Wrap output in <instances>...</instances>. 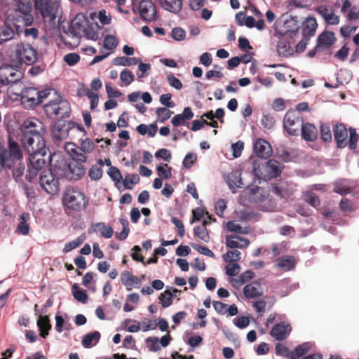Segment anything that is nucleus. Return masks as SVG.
<instances>
[{
  "label": "nucleus",
  "instance_id": "nucleus-59",
  "mask_svg": "<svg viewBox=\"0 0 359 359\" xmlns=\"http://www.w3.org/2000/svg\"><path fill=\"white\" fill-rule=\"evenodd\" d=\"M120 79L126 85H129L134 81V75L132 72L126 69L121 72Z\"/></svg>",
  "mask_w": 359,
  "mask_h": 359
},
{
  "label": "nucleus",
  "instance_id": "nucleus-3",
  "mask_svg": "<svg viewBox=\"0 0 359 359\" xmlns=\"http://www.w3.org/2000/svg\"><path fill=\"white\" fill-rule=\"evenodd\" d=\"M22 158L20 144L9 133L8 147L0 142V169L12 170L13 178L18 180L23 175L25 169Z\"/></svg>",
  "mask_w": 359,
  "mask_h": 359
},
{
  "label": "nucleus",
  "instance_id": "nucleus-27",
  "mask_svg": "<svg viewBox=\"0 0 359 359\" xmlns=\"http://www.w3.org/2000/svg\"><path fill=\"white\" fill-rule=\"evenodd\" d=\"M121 281L126 287L127 290H130L134 285H139L140 283V280L128 271H125L121 273Z\"/></svg>",
  "mask_w": 359,
  "mask_h": 359
},
{
  "label": "nucleus",
  "instance_id": "nucleus-36",
  "mask_svg": "<svg viewBox=\"0 0 359 359\" xmlns=\"http://www.w3.org/2000/svg\"><path fill=\"white\" fill-rule=\"evenodd\" d=\"M58 114L56 115L58 118L69 117L71 111L69 104L65 100H59V105L57 107Z\"/></svg>",
  "mask_w": 359,
  "mask_h": 359
},
{
  "label": "nucleus",
  "instance_id": "nucleus-20",
  "mask_svg": "<svg viewBox=\"0 0 359 359\" xmlns=\"http://www.w3.org/2000/svg\"><path fill=\"white\" fill-rule=\"evenodd\" d=\"M292 39L290 36L279 34V41L277 45V51L279 55L289 57L293 54V49L291 46Z\"/></svg>",
  "mask_w": 359,
  "mask_h": 359
},
{
  "label": "nucleus",
  "instance_id": "nucleus-22",
  "mask_svg": "<svg viewBox=\"0 0 359 359\" xmlns=\"http://www.w3.org/2000/svg\"><path fill=\"white\" fill-rule=\"evenodd\" d=\"M299 28L298 21L294 18L290 17L284 21L283 30L279 34L290 36L292 40L297 35Z\"/></svg>",
  "mask_w": 359,
  "mask_h": 359
},
{
  "label": "nucleus",
  "instance_id": "nucleus-28",
  "mask_svg": "<svg viewBox=\"0 0 359 359\" xmlns=\"http://www.w3.org/2000/svg\"><path fill=\"white\" fill-rule=\"evenodd\" d=\"M37 326L40 331V336L46 338L48 335L49 330L51 329L48 316L40 315L37 320Z\"/></svg>",
  "mask_w": 359,
  "mask_h": 359
},
{
  "label": "nucleus",
  "instance_id": "nucleus-19",
  "mask_svg": "<svg viewBox=\"0 0 359 359\" xmlns=\"http://www.w3.org/2000/svg\"><path fill=\"white\" fill-rule=\"evenodd\" d=\"M254 153L259 158H267L272 154L270 144L263 139H257L254 143Z\"/></svg>",
  "mask_w": 359,
  "mask_h": 359
},
{
  "label": "nucleus",
  "instance_id": "nucleus-40",
  "mask_svg": "<svg viewBox=\"0 0 359 359\" xmlns=\"http://www.w3.org/2000/svg\"><path fill=\"white\" fill-rule=\"evenodd\" d=\"M226 229L229 231L234 232L236 233L245 234L248 233L247 228L242 227L239 224L235 221H229L226 224Z\"/></svg>",
  "mask_w": 359,
  "mask_h": 359
},
{
  "label": "nucleus",
  "instance_id": "nucleus-51",
  "mask_svg": "<svg viewBox=\"0 0 359 359\" xmlns=\"http://www.w3.org/2000/svg\"><path fill=\"white\" fill-rule=\"evenodd\" d=\"M158 175L164 179H169L172 176L171 168L168 167V164H164L163 166L159 165L156 168Z\"/></svg>",
  "mask_w": 359,
  "mask_h": 359
},
{
  "label": "nucleus",
  "instance_id": "nucleus-1",
  "mask_svg": "<svg viewBox=\"0 0 359 359\" xmlns=\"http://www.w3.org/2000/svg\"><path fill=\"white\" fill-rule=\"evenodd\" d=\"M32 0H18L13 14H8L4 26L0 27V44L19 34L23 27L33 23Z\"/></svg>",
  "mask_w": 359,
  "mask_h": 359
},
{
  "label": "nucleus",
  "instance_id": "nucleus-23",
  "mask_svg": "<svg viewBox=\"0 0 359 359\" xmlns=\"http://www.w3.org/2000/svg\"><path fill=\"white\" fill-rule=\"evenodd\" d=\"M250 244L248 238H242L236 235L226 236V245L229 248H245Z\"/></svg>",
  "mask_w": 359,
  "mask_h": 359
},
{
  "label": "nucleus",
  "instance_id": "nucleus-41",
  "mask_svg": "<svg viewBox=\"0 0 359 359\" xmlns=\"http://www.w3.org/2000/svg\"><path fill=\"white\" fill-rule=\"evenodd\" d=\"M194 236L205 243L210 241V236L205 226H196L194 229Z\"/></svg>",
  "mask_w": 359,
  "mask_h": 359
},
{
  "label": "nucleus",
  "instance_id": "nucleus-13",
  "mask_svg": "<svg viewBox=\"0 0 359 359\" xmlns=\"http://www.w3.org/2000/svg\"><path fill=\"white\" fill-rule=\"evenodd\" d=\"M13 65H6L0 67V81L4 85L16 83L20 81L23 74Z\"/></svg>",
  "mask_w": 359,
  "mask_h": 359
},
{
  "label": "nucleus",
  "instance_id": "nucleus-7",
  "mask_svg": "<svg viewBox=\"0 0 359 359\" xmlns=\"http://www.w3.org/2000/svg\"><path fill=\"white\" fill-rule=\"evenodd\" d=\"M37 51L30 44L20 43L15 46L10 57L12 63L19 67L22 64L33 65L37 61Z\"/></svg>",
  "mask_w": 359,
  "mask_h": 359
},
{
  "label": "nucleus",
  "instance_id": "nucleus-61",
  "mask_svg": "<svg viewBox=\"0 0 359 359\" xmlns=\"http://www.w3.org/2000/svg\"><path fill=\"white\" fill-rule=\"evenodd\" d=\"M107 173L114 182H119L122 180L121 172L116 167L110 166Z\"/></svg>",
  "mask_w": 359,
  "mask_h": 359
},
{
  "label": "nucleus",
  "instance_id": "nucleus-54",
  "mask_svg": "<svg viewBox=\"0 0 359 359\" xmlns=\"http://www.w3.org/2000/svg\"><path fill=\"white\" fill-rule=\"evenodd\" d=\"M79 148L83 153L90 154L94 150L95 144L90 139L86 138L82 141Z\"/></svg>",
  "mask_w": 359,
  "mask_h": 359
},
{
  "label": "nucleus",
  "instance_id": "nucleus-52",
  "mask_svg": "<svg viewBox=\"0 0 359 359\" xmlns=\"http://www.w3.org/2000/svg\"><path fill=\"white\" fill-rule=\"evenodd\" d=\"M147 346L151 351H158L161 349L159 339L156 337H149L147 339Z\"/></svg>",
  "mask_w": 359,
  "mask_h": 359
},
{
  "label": "nucleus",
  "instance_id": "nucleus-44",
  "mask_svg": "<svg viewBox=\"0 0 359 359\" xmlns=\"http://www.w3.org/2000/svg\"><path fill=\"white\" fill-rule=\"evenodd\" d=\"M96 226L99 228V231L102 237L109 238L114 233L113 229L110 226L106 225L104 222L96 224Z\"/></svg>",
  "mask_w": 359,
  "mask_h": 359
},
{
  "label": "nucleus",
  "instance_id": "nucleus-11",
  "mask_svg": "<svg viewBox=\"0 0 359 359\" xmlns=\"http://www.w3.org/2000/svg\"><path fill=\"white\" fill-rule=\"evenodd\" d=\"M303 122V117L299 112L288 111L283 118V128L290 135L297 136Z\"/></svg>",
  "mask_w": 359,
  "mask_h": 359
},
{
  "label": "nucleus",
  "instance_id": "nucleus-45",
  "mask_svg": "<svg viewBox=\"0 0 359 359\" xmlns=\"http://www.w3.org/2000/svg\"><path fill=\"white\" fill-rule=\"evenodd\" d=\"M241 252L237 250H229L223 255V259L226 262H235L241 259Z\"/></svg>",
  "mask_w": 359,
  "mask_h": 359
},
{
  "label": "nucleus",
  "instance_id": "nucleus-9",
  "mask_svg": "<svg viewBox=\"0 0 359 359\" xmlns=\"http://www.w3.org/2000/svg\"><path fill=\"white\" fill-rule=\"evenodd\" d=\"M35 11L37 16H41L44 22L50 26L55 25V20L60 5L53 0H34Z\"/></svg>",
  "mask_w": 359,
  "mask_h": 359
},
{
  "label": "nucleus",
  "instance_id": "nucleus-17",
  "mask_svg": "<svg viewBox=\"0 0 359 359\" xmlns=\"http://www.w3.org/2000/svg\"><path fill=\"white\" fill-rule=\"evenodd\" d=\"M292 331L291 325L286 322L276 324L270 331V335L276 340L283 341L287 338Z\"/></svg>",
  "mask_w": 359,
  "mask_h": 359
},
{
  "label": "nucleus",
  "instance_id": "nucleus-53",
  "mask_svg": "<svg viewBox=\"0 0 359 359\" xmlns=\"http://www.w3.org/2000/svg\"><path fill=\"white\" fill-rule=\"evenodd\" d=\"M275 351L276 353L278 355L287 358H290V357L291 351L287 346L280 343H278L276 345Z\"/></svg>",
  "mask_w": 359,
  "mask_h": 359
},
{
  "label": "nucleus",
  "instance_id": "nucleus-34",
  "mask_svg": "<svg viewBox=\"0 0 359 359\" xmlns=\"http://www.w3.org/2000/svg\"><path fill=\"white\" fill-rule=\"evenodd\" d=\"M309 351L310 346L308 343L300 344L291 351L290 359H302Z\"/></svg>",
  "mask_w": 359,
  "mask_h": 359
},
{
  "label": "nucleus",
  "instance_id": "nucleus-63",
  "mask_svg": "<svg viewBox=\"0 0 359 359\" xmlns=\"http://www.w3.org/2000/svg\"><path fill=\"white\" fill-rule=\"evenodd\" d=\"M197 156L195 154L189 153L187 154L182 162L183 166L187 169H189L196 161Z\"/></svg>",
  "mask_w": 359,
  "mask_h": 359
},
{
  "label": "nucleus",
  "instance_id": "nucleus-21",
  "mask_svg": "<svg viewBox=\"0 0 359 359\" xmlns=\"http://www.w3.org/2000/svg\"><path fill=\"white\" fill-rule=\"evenodd\" d=\"M318 24L314 17H308L302 23V34L304 39L309 40L315 35Z\"/></svg>",
  "mask_w": 359,
  "mask_h": 359
},
{
  "label": "nucleus",
  "instance_id": "nucleus-2",
  "mask_svg": "<svg viewBox=\"0 0 359 359\" xmlns=\"http://www.w3.org/2000/svg\"><path fill=\"white\" fill-rule=\"evenodd\" d=\"M20 147L22 146L28 154L38 151L44 153L45 150H48L43 137L46 133L44 126L39 119L29 118L25 120L20 127Z\"/></svg>",
  "mask_w": 359,
  "mask_h": 359
},
{
  "label": "nucleus",
  "instance_id": "nucleus-64",
  "mask_svg": "<svg viewBox=\"0 0 359 359\" xmlns=\"http://www.w3.org/2000/svg\"><path fill=\"white\" fill-rule=\"evenodd\" d=\"M233 156L234 158H238L241 155L242 151L244 149V143L242 141H238L231 144Z\"/></svg>",
  "mask_w": 359,
  "mask_h": 359
},
{
  "label": "nucleus",
  "instance_id": "nucleus-50",
  "mask_svg": "<svg viewBox=\"0 0 359 359\" xmlns=\"http://www.w3.org/2000/svg\"><path fill=\"white\" fill-rule=\"evenodd\" d=\"M255 276L254 272L252 271H246L243 273L237 279H234V281L238 285H243L245 282L252 280Z\"/></svg>",
  "mask_w": 359,
  "mask_h": 359
},
{
  "label": "nucleus",
  "instance_id": "nucleus-6",
  "mask_svg": "<svg viewBox=\"0 0 359 359\" xmlns=\"http://www.w3.org/2000/svg\"><path fill=\"white\" fill-rule=\"evenodd\" d=\"M62 202L66 209L72 212L83 210L88 203L85 194L76 188H67L63 195Z\"/></svg>",
  "mask_w": 359,
  "mask_h": 359
},
{
  "label": "nucleus",
  "instance_id": "nucleus-49",
  "mask_svg": "<svg viewBox=\"0 0 359 359\" xmlns=\"http://www.w3.org/2000/svg\"><path fill=\"white\" fill-rule=\"evenodd\" d=\"M140 180V177L137 174H131L127 175L123 181V186L127 189H132L133 187L129 186L130 184H135Z\"/></svg>",
  "mask_w": 359,
  "mask_h": 359
},
{
  "label": "nucleus",
  "instance_id": "nucleus-29",
  "mask_svg": "<svg viewBox=\"0 0 359 359\" xmlns=\"http://www.w3.org/2000/svg\"><path fill=\"white\" fill-rule=\"evenodd\" d=\"M161 6L170 11L177 13L182 7V0H159Z\"/></svg>",
  "mask_w": 359,
  "mask_h": 359
},
{
  "label": "nucleus",
  "instance_id": "nucleus-32",
  "mask_svg": "<svg viewBox=\"0 0 359 359\" xmlns=\"http://www.w3.org/2000/svg\"><path fill=\"white\" fill-rule=\"evenodd\" d=\"M30 219L29 214L24 212L20 216V220L18 224L16 231L22 235H27L29 231V220Z\"/></svg>",
  "mask_w": 359,
  "mask_h": 359
},
{
  "label": "nucleus",
  "instance_id": "nucleus-26",
  "mask_svg": "<svg viewBox=\"0 0 359 359\" xmlns=\"http://www.w3.org/2000/svg\"><path fill=\"white\" fill-rule=\"evenodd\" d=\"M212 305L216 312L220 315L228 313L230 316H233L237 315L238 312L236 304H232L227 308L228 305L226 304L219 301H213Z\"/></svg>",
  "mask_w": 359,
  "mask_h": 359
},
{
  "label": "nucleus",
  "instance_id": "nucleus-10",
  "mask_svg": "<svg viewBox=\"0 0 359 359\" xmlns=\"http://www.w3.org/2000/svg\"><path fill=\"white\" fill-rule=\"evenodd\" d=\"M54 172L60 177L69 180H78L86 173L83 165L76 161H71L68 164H65L62 168H55Z\"/></svg>",
  "mask_w": 359,
  "mask_h": 359
},
{
  "label": "nucleus",
  "instance_id": "nucleus-57",
  "mask_svg": "<svg viewBox=\"0 0 359 359\" xmlns=\"http://www.w3.org/2000/svg\"><path fill=\"white\" fill-rule=\"evenodd\" d=\"M88 176L93 180H98L102 176V170L97 165H93L89 170Z\"/></svg>",
  "mask_w": 359,
  "mask_h": 359
},
{
  "label": "nucleus",
  "instance_id": "nucleus-48",
  "mask_svg": "<svg viewBox=\"0 0 359 359\" xmlns=\"http://www.w3.org/2000/svg\"><path fill=\"white\" fill-rule=\"evenodd\" d=\"M172 114V111L167 107H158L156 109V115L161 123L168 120Z\"/></svg>",
  "mask_w": 359,
  "mask_h": 359
},
{
  "label": "nucleus",
  "instance_id": "nucleus-33",
  "mask_svg": "<svg viewBox=\"0 0 359 359\" xmlns=\"http://www.w3.org/2000/svg\"><path fill=\"white\" fill-rule=\"evenodd\" d=\"M277 266L285 271H290L295 266V260L292 256H283L277 260Z\"/></svg>",
  "mask_w": 359,
  "mask_h": 359
},
{
  "label": "nucleus",
  "instance_id": "nucleus-42",
  "mask_svg": "<svg viewBox=\"0 0 359 359\" xmlns=\"http://www.w3.org/2000/svg\"><path fill=\"white\" fill-rule=\"evenodd\" d=\"M103 43L104 48L109 50H113L116 48L118 41L116 36L113 35H107L104 39Z\"/></svg>",
  "mask_w": 359,
  "mask_h": 359
},
{
  "label": "nucleus",
  "instance_id": "nucleus-16",
  "mask_svg": "<svg viewBox=\"0 0 359 359\" xmlns=\"http://www.w3.org/2000/svg\"><path fill=\"white\" fill-rule=\"evenodd\" d=\"M88 20L83 13L77 14L72 20L67 34L79 41L85 32V28L88 25Z\"/></svg>",
  "mask_w": 359,
  "mask_h": 359
},
{
  "label": "nucleus",
  "instance_id": "nucleus-15",
  "mask_svg": "<svg viewBox=\"0 0 359 359\" xmlns=\"http://www.w3.org/2000/svg\"><path fill=\"white\" fill-rule=\"evenodd\" d=\"M75 123L72 121H66L64 120H58L52 128V136L55 142L65 140L69 136V131L73 128Z\"/></svg>",
  "mask_w": 359,
  "mask_h": 359
},
{
  "label": "nucleus",
  "instance_id": "nucleus-35",
  "mask_svg": "<svg viewBox=\"0 0 359 359\" xmlns=\"http://www.w3.org/2000/svg\"><path fill=\"white\" fill-rule=\"evenodd\" d=\"M140 61L137 57H116L113 60V64L126 67L137 65Z\"/></svg>",
  "mask_w": 359,
  "mask_h": 359
},
{
  "label": "nucleus",
  "instance_id": "nucleus-30",
  "mask_svg": "<svg viewBox=\"0 0 359 359\" xmlns=\"http://www.w3.org/2000/svg\"><path fill=\"white\" fill-rule=\"evenodd\" d=\"M100 337V333L98 331L88 333L82 339L81 343L83 346L85 348H90L96 345L98 343Z\"/></svg>",
  "mask_w": 359,
  "mask_h": 359
},
{
  "label": "nucleus",
  "instance_id": "nucleus-55",
  "mask_svg": "<svg viewBox=\"0 0 359 359\" xmlns=\"http://www.w3.org/2000/svg\"><path fill=\"white\" fill-rule=\"evenodd\" d=\"M80 60V55L75 53H70L65 55L64 61L69 66H74Z\"/></svg>",
  "mask_w": 359,
  "mask_h": 359
},
{
  "label": "nucleus",
  "instance_id": "nucleus-8",
  "mask_svg": "<svg viewBox=\"0 0 359 359\" xmlns=\"http://www.w3.org/2000/svg\"><path fill=\"white\" fill-rule=\"evenodd\" d=\"M48 150H45L44 154L42 151H38L33 154H29V164L28 165L26 179L32 182L36 178L38 173L46 168L51 161V155L48 153Z\"/></svg>",
  "mask_w": 359,
  "mask_h": 359
},
{
  "label": "nucleus",
  "instance_id": "nucleus-60",
  "mask_svg": "<svg viewBox=\"0 0 359 359\" xmlns=\"http://www.w3.org/2000/svg\"><path fill=\"white\" fill-rule=\"evenodd\" d=\"M226 273L229 276H236L240 272V266L236 263L229 264L226 266Z\"/></svg>",
  "mask_w": 359,
  "mask_h": 359
},
{
  "label": "nucleus",
  "instance_id": "nucleus-62",
  "mask_svg": "<svg viewBox=\"0 0 359 359\" xmlns=\"http://www.w3.org/2000/svg\"><path fill=\"white\" fill-rule=\"evenodd\" d=\"M121 222L123 224V230L120 233H116V237L120 241H123L127 238L129 233L128 223L125 219H121Z\"/></svg>",
  "mask_w": 359,
  "mask_h": 359
},
{
  "label": "nucleus",
  "instance_id": "nucleus-12",
  "mask_svg": "<svg viewBox=\"0 0 359 359\" xmlns=\"http://www.w3.org/2000/svg\"><path fill=\"white\" fill-rule=\"evenodd\" d=\"M60 176L56 172L53 173L50 170H43L40 175L39 183L46 192L50 195H55L59 192Z\"/></svg>",
  "mask_w": 359,
  "mask_h": 359
},
{
  "label": "nucleus",
  "instance_id": "nucleus-46",
  "mask_svg": "<svg viewBox=\"0 0 359 359\" xmlns=\"http://www.w3.org/2000/svg\"><path fill=\"white\" fill-rule=\"evenodd\" d=\"M159 299L162 307L167 308L172 303V294L169 290H165L164 293L160 294Z\"/></svg>",
  "mask_w": 359,
  "mask_h": 359
},
{
  "label": "nucleus",
  "instance_id": "nucleus-18",
  "mask_svg": "<svg viewBox=\"0 0 359 359\" xmlns=\"http://www.w3.org/2000/svg\"><path fill=\"white\" fill-rule=\"evenodd\" d=\"M336 41L334 33L331 31H324L317 39L316 48L325 50L330 48Z\"/></svg>",
  "mask_w": 359,
  "mask_h": 359
},
{
  "label": "nucleus",
  "instance_id": "nucleus-4",
  "mask_svg": "<svg viewBox=\"0 0 359 359\" xmlns=\"http://www.w3.org/2000/svg\"><path fill=\"white\" fill-rule=\"evenodd\" d=\"M332 131L337 148L343 149L348 146L352 151H355L357 149L359 135L355 128H349V138L348 140V130L344 123H339L335 124L332 128Z\"/></svg>",
  "mask_w": 359,
  "mask_h": 359
},
{
  "label": "nucleus",
  "instance_id": "nucleus-38",
  "mask_svg": "<svg viewBox=\"0 0 359 359\" xmlns=\"http://www.w3.org/2000/svg\"><path fill=\"white\" fill-rule=\"evenodd\" d=\"M229 186L231 189L241 188L243 182L241 178V174L238 172H232L229 176Z\"/></svg>",
  "mask_w": 359,
  "mask_h": 359
},
{
  "label": "nucleus",
  "instance_id": "nucleus-58",
  "mask_svg": "<svg viewBox=\"0 0 359 359\" xmlns=\"http://www.w3.org/2000/svg\"><path fill=\"white\" fill-rule=\"evenodd\" d=\"M191 247L197 250L199 253L206 255L209 257L213 258L215 257L214 253L206 246H201L197 244L191 243Z\"/></svg>",
  "mask_w": 359,
  "mask_h": 359
},
{
  "label": "nucleus",
  "instance_id": "nucleus-24",
  "mask_svg": "<svg viewBox=\"0 0 359 359\" xmlns=\"http://www.w3.org/2000/svg\"><path fill=\"white\" fill-rule=\"evenodd\" d=\"M299 130L302 138L306 141L313 142L317 139L318 130L313 124L303 123Z\"/></svg>",
  "mask_w": 359,
  "mask_h": 359
},
{
  "label": "nucleus",
  "instance_id": "nucleus-14",
  "mask_svg": "<svg viewBox=\"0 0 359 359\" xmlns=\"http://www.w3.org/2000/svg\"><path fill=\"white\" fill-rule=\"evenodd\" d=\"M141 19L150 22L157 19V11L155 4L151 0H141L137 8Z\"/></svg>",
  "mask_w": 359,
  "mask_h": 359
},
{
  "label": "nucleus",
  "instance_id": "nucleus-37",
  "mask_svg": "<svg viewBox=\"0 0 359 359\" xmlns=\"http://www.w3.org/2000/svg\"><path fill=\"white\" fill-rule=\"evenodd\" d=\"M72 294L74 297L80 302L86 303L88 299V294L85 290H81L76 283L72 285Z\"/></svg>",
  "mask_w": 359,
  "mask_h": 359
},
{
  "label": "nucleus",
  "instance_id": "nucleus-56",
  "mask_svg": "<svg viewBox=\"0 0 359 359\" xmlns=\"http://www.w3.org/2000/svg\"><path fill=\"white\" fill-rule=\"evenodd\" d=\"M171 123L175 127H178L180 126L189 127L190 125L189 122H187V120L184 118L181 114L175 115L171 119Z\"/></svg>",
  "mask_w": 359,
  "mask_h": 359
},
{
  "label": "nucleus",
  "instance_id": "nucleus-5",
  "mask_svg": "<svg viewBox=\"0 0 359 359\" xmlns=\"http://www.w3.org/2000/svg\"><path fill=\"white\" fill-rule=\"evenodd\" d=\"M51 93L55 94V90L53 88L39 90L34 87L25 88L20 94L21 103L26 109H33L40 104Z\"/></svg>",
  "mask_w": 359,
  "mask_h": 359
},
{
  "label": "nucleus",
  "instance_id": "nucleus-25",
  "mask_svg": "<svg viewBox=\"0 0 359 359\" xmlns=\"http://www.w3.org/2000/svg\"><path fill=\"white\" fill-rule=\"evenodd\" d=\"M243 294L246 298L253 299L262 296L263 290L261 285L257 281H254L244 287Z\"/></svg>",
  "mask_w": 359,
  "mask_h": 359
},
{
  "label": "nucleus",
  "instance_id": "nucleus-47",
  "mask_svg": "<svg viewBox=\"0 0 359 359\" xmlns=\"http://www.w3.org/2000/svg\"><path fill=\"white\" fill-rule=\"evenodd\" d=\"M320 138L323 142H331L332 133L327 124L323 123L320 126Z\"/></svg>",
  "mask_w": 359,
  "mask_h": 359
},
{
  "label": "nucleus",
  "instance_id": "nucleus-39",
  "mask_svg": "<svg viewBox=\"0 0 359 359\" xmlns=\"http://www.w3.org/2000/svg\"><path fill=\"white\" fill-rule=\"evenodd\" d=\"M59 105V99L50 101L44 105L43 109L46 114L49 116H56L58 114L57 107Z\"/></svg>",
  "mask_w": 359,
  "mask_h": 359
},
{
  "label": "nucleus",
  "instance_id": "nucleus-31",
  "mask_svg": "<svg viewBox=\"0 0 359 359\" xmlns=\"http://www.w3.org/2000/svg\"><path fill=\"white\" fill-rule=\"evenodd\" d=\"M266 171L271 177H277L281 173L280 163L275 159H269L266 163Z\"/></svg>",
  "mask_w": 359,
  "mask_h": 359
},
{
  "label": "nucleus",
  "instance_id": "nucleus-43",
  "mask_svg": "<svg viewBox=\"0 0 359 359\" xmlns=\"http://www.w3.org/2000/svg\"><path fill=\"white\" fill-rule=\"evenodd\" d=\"M304 200L314 208H316L320 205V200L318 196L312 191H307L304 194Z\"/></svg>",
  "mask_w": 359,
  "mask_h": 359
}]
</instances>
